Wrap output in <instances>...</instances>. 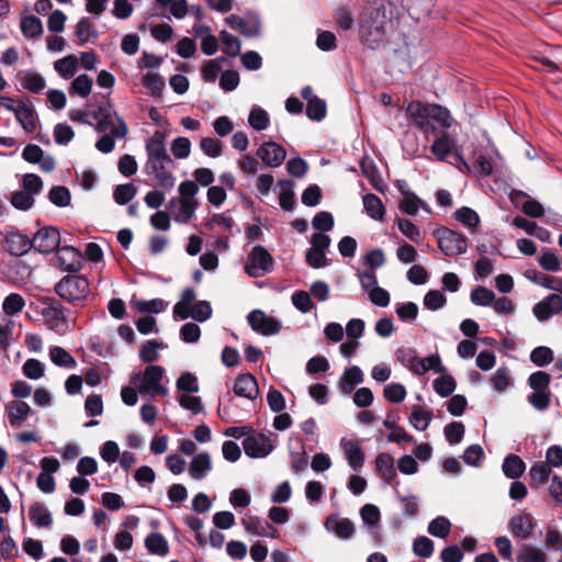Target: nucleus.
Instances as JSON below:
<instances>
[{
	"label": "nucleus",
	"mask_w": 562,
	"mask_h": 562,
	"mask_svg": "<svg viewBox=\"0 0 562 562\" xmlns=\"http://www.w3.org/2000/svg\"><path fill=\"white\" fill-rule=\"evenodd\" d=\"M392 27L391 15L384 5L370 8L362 13L360 34L363 43L370 48H375L383 44Z\"/></svg>",
	"instance_id": "obj_1"
},
{
	"label": "nucleus",
	"mask_w": 562,
	"mask_h": 562,
	"mask_svg": "<svg viewBox=\"0 0 562 562\" xmlns=\"http://www.w3.org/2000/svg\"><path fill=\"white\" fill-rule=\"evenodd\" d=\"M95 117L98 120L95 124V130L98 132L110 131V133L112 134V136H102L95 143V148L103 154H109L115 147V142L113 137H125L128 132L127 125L121 117L116 115L115 111L111 105L100 108Z\"/></svg>",
	"instance_id": "obj_2"
},
{
	"label": "nucleus",
	"mask_w": 562,
	"mask_h": 562,
	"mask_svg": "<svg viewBox=\"0 0 562 562\" xmlns=\"http://www.w3.org/2000/svg\"><path fill=\"white\" fill-rule=\"evenodd\" d=\"M165 369L160 366H148L143 373L136 372L131 376L133 383L140 394L156 396H166L169 391L164 384V380L168 382L165 376Z\"/></svg>",
	"instance_id": "obj_3"
},
{
	"label": "nucleus",
	"mask_w": 562,
	"mask_h": 562,
	"mask_svg": "<svg viewBox=\"0 0 562 562\" xmlns=\"http://www.w3.org/2000/svg\"><path fill=\"white\" fill-rule=\"evenodd\" d=\"M55 292L65 301L77 305L90 293L89 281L86 277L79 274H68L64 277L56 285Z\"/></svg>",
	"instance_id": "obj_4"
},
{
	"label": "nucleus",
	"mask_w": 562,
	"mask_h": 562,
	"mask_svg": "<svg viewBox=\"0 0 562 562\" xmlns=\"http://www.w3.org/2000/svg\"><path fill=\"white\" fill-rule=\"evenodd\" d=\"M432 134L436 138L430 146V150L439 161H447L450 155H454L460 164L459 168L461 169L462 166L470 170L469 164L459 149L456 134L448 131H437Z\"/></svg>",
	"instance_id": "obj_5"
},
{
	"label": "nucleus",
	"mask_w": 562,
	"mask_h": 562,
	"mask_svg": "<svg viewBox=\"0 0 562 562\" xmlns=\"http://www.w3.org/2000/svg\"><path fill=\"white\" fill-rule=\"evenodd\" d=\"M273 267V258L267 249L260 245L252 248L245 263V271L252 278L263 277Z\"/></svg>",
	"instance_id": "obj_6"
},
{
	"label": "nucleus",
	"mask_w": 562,
	"mask_h": 562,
	"mask_svg": "<svg viewBox=\"0 0 562 562\" xmlns=\"http://www.w3.org/2000/svg\"><path fill=\"white\" fill-rule=\"evenodd\" d=\"M438 247L446 256H458L467 251L468 240L461 233L445 228L438 232Z\"/></svg>",
	"instance_id": "obj_7"
},
{
	"label": "nucleus",
	"mask_w": 562,
	"mask_h": 562,
	"mask_svg": "<svg viewBox=\"0 0 562 562\" xmlns=\"http://www.w3.org/2000/svg\"><path fill=\"white\" fill-rule=\"evenodd\" d=\"M175 169L173 164H167L165 161L158 162H146L144 166L145 172L153 177L159 187L165 190H170L176 183V178L172 173Z\"/></svg>",
	"instance_id": "obj_8"
},
{
	"label": "nucleus",
	"mask_w": 562,
	"mask_h": 562,
	"mask_svg": "<svg viewBox=\"0 0 562 562\" xmlns=\"http://www.w3.org/2000/svg\"><path fill=\"white\" fill-rule=\"evenodd\" d=\"M32 248L42 254H50L59 248L60 234L55 227L40 228L33 238Z\"/></svg>",
	"instance_id": "obj_9"
},
{
	"label": "nucleus",
	"mask_w": 562,
	"mask_h": 562,
	"mask_svg": "<svg viewBox=\"0 0 562 562\" xmlns=\"http://www.w3.org/2000/svg\"><path fill=\"white\" fill-rule=\"evenodd\" d=\"M247 321L254 331L263 336L276 335L282 327L278 319L267 316L260 310L251 311L247 316Z\"/></svg>",
	"instance_id": "obj_10"
},
{
	"label": "nucleus",
	"mask_w": 562,
	"mask_h": 562,
	"mask_svg": "<svg viewBox=\"0 0 562 562\" xmlns=\"http://www.w3.org/2000/svg\"><path fill=\"white\" fill-rule=\"evenodd\" d=\"M146 162H158L165 161L167 164H173V160L167 153L166 148V135L161 131H156L154 135L146 140Z\"/></svg>",
	"instance_id": "obj_11"
},
{
	"label": "nucleus",
	"mask_w": 562,
	"mask_h": 562,
	"mask_svg": "<svg viewBox=\"0 0 562 562\" xmlns=\"http://www.w3.org/2000/svg\"><path fill=\"white\" fill-rule=\"evenodd\" d=\"M225 21L231 29L239 32L245 37H256L260 34L261 23L258 16L254 14L246 16L232 14L227 16Z\"/></svg>",
	"instance_id": "obj_12"
},
{
	"label": "nucleus",
	"mask_w": 562,
	"mask_h": 562,
	"mask_svg": "<svg viewBox=\"0 0 562 562\" xmlns=\"http://www.w3.org/2000/svg\"><path fill=\"white\" fill-rule=\"evenodd\" d=\"M33 414L31 406L23 401L14 400L4 405V417L12 428H20Z\"/></svg>",
	"instance_id": "obj_13"
},
{
	"label": "nucleus",
	"mask_w": 562,
	"mask_h": 562,
	"mask_svg": "<svg viewBox=\"0 0 562 562\" xmlns=\"http://www.w3.org/2000/svg\"><path fill=\"white\" fill-rule=\"evenodd\" d=\"M243 448L250 458H265L272 451L273 446L266 435L255 434L245 438Z\"/></svg>",
	"instance_id": "obj_14"
},
{
	"label": "nucleus",
	"mask_w": 562,
	"mask_h": 562,
	"mask_svg": "<svg viewBox=\"0 0 562 562\" xmlns=\"http://www.w3.org/2000/svg\"><path fill=\"white\" fill-rule=\"evenodd\" d=\"M562 312V296L550 294L535 304L532 313L539 322H546Z\"/></svg>",
	"instance_id": "obj_15"
},
{
	"label": "nucleus",
	"mask_w": 562,
	"mask_h": 562,
	"mask_svg": "<svg viewBox=\"0 0 562 562\" xmlns=\"http://www.w3.org/2000/svg\"><path fill=\"white\" fill-rule=\"evenodd\" d=\"M432 104L412 101L407 104V116L427 135L430 134L429 112Z\"/></svg>",
	"instance_id": "obj_16"
},
{
	"label": "nucleus",
	"mask_w": 562,
	"mask_h": 562,
	"mask_svg": "<svg viewBox=\"0 0 562 562\" xmlns=\"http://www.w3.org/2000/svg\"><path fill=\"white\" fill-rule=\"evenodd\" d=\"M536 527V521L531 514L522 513L512 517L508 521V530L510 533L518 539L526 540L528 539L533 528Z\"/></svg>",
	"instance_id": "obj_17"
},
{
	"label": "nucleus",
	"mask_w": 562,
	"mask_h": 562,
	"mask_svg": "<svg viewBox=\"0 0 562 562\" xmlns=\"http://www.w3.org/2000/svg\"><path fill=\"white\" fill-rule=\"evenodd\" d=\"M257 156L269 167H279L283 164L286 151L276 142H266L257 150Z\"/></svg>",
	"instance_id": "obj_18"
},
{
	"label": "nucleus",
	"mask_w": 562,
	"mask_h": 562,
	"mask_svg": "<svg viewBox=\"0 0 562 562\" xmlns=\"http://www.w3.org/2000/svg\"><path fill=\"white\" fill-rule=\"evenodd\" d=\"M324 526L328 532L344 540L350 539L355 533L352 521L348 518L340 517L338 514L329 515Z\"/></svg>",
	"instance_id": "obj_19"
},
{
	"label": "nucleus",
	"mask_w": 562,
	"mask_h": 562,
	"mask_svg": "<svg viewBox=\"0 0 562 562\" xmlns=\"http://www.w3.org/2000/svg\"><path fill=\"white\" fill-rule=\"evenodd\" d=\"M340 446L348 461L349 467L353 471L360 470L364 464V452L360 441L342 438L340 441Z\"/></svg>",
	"instance_id": "obj_20"
},
{
	"label": "nucleus",
	"mask_w": 562,
	"mask_h": 562,
	"mask_svg": "<svg viewBox=\"0 0 562 562\" xmlns=\"http://www.w3.org/2000/svg\"><path fill=\"white\" fill-rule=\"evenodd\" d=\"M234 393L239 397L254 401L259 395L257 380L250 373L239 374L233 386Z\"/></svg>",
	"instance_id": "obj_21"
},
{
	"label": "nucleus",
	"mask_w": 562,
	"mask_h": 562,
	"mask_svg": "<svg viewBox=\"0 0 562 562\" xmlns=\"http://www.w3.org/2000/svg\"><path fill=\"white\" fill-rule=\"evenodd\" d=\"M169 207L171 210L173 220L177 223L186 224L194 215L198 207V202L172 198L170 200Z\"/></svg>",
	"instance_id": "obj_22"
},
{
	"label": "nucleus",
	"mask_w": 562,
	"mask_h": 562,
	"mask_svg": "<svg viewBox=\"0 0 562 562\" xmlns=\"http://www.w3.org/2000/svg\"><path fill=\"white\" fill-rule=\"evenodd\" d=\"M453 122V117L446 108L432 104L429 112L430 133L447 131L452 126Z\"/></svg>",
	"instance_id": "obj_23"
},
{
	"label": "nucleus",
	"mask_w": 562,
	"mask_h": 562,
	"mask_svg": "<svg viewBox=\"0 0 562 562\" xmlns=\"http://www.w3.org/2000/svg\"><path fill=\"white\" fill-rule=\"evenodd\" d=\"M398 209L409 216H415L419 210L431 214V209L428 203L419 199L413 191L405 192L404 198L398 202Z\"/></svg>",
	"instance_id": "obj_24"
},
{
	"label": "nucleus",
	"mask_w": 562,
	"mask_h": 562,
	"mask_svg": "<svg viewBox=\"0 0 562 562\" xmlns=\"http://www.w3.org/2000/svg\"><path fill=\"white\" fill-rule=\"evenodd\" d=\"M375 471L387 484H392L396 480L394 459L390 453L382 452L376 456Z\"/></svg>",
	"instance_id": "obj_25"
},
{
	"label": "nucleus",
	"mask_w": 562,
	"mask_h": 562,
	"mask_svg": "<svg viewBox=\"0 0 562 562\" xmlns=\"http://www.w3.org/2000/svg\"><path fill=\"white\" fill-rule=\"evenodd\" d=\"M43 316L46 317L50 329L63 333L66 329V318L64 315L63 306L58 303H52L47 305L43 312Z\"/></svg>",
	"instance_id": "obj_26"
},
{
	"label": "nucleus",
	"mask_w": 562,
	"mask_h": 562,
	"mask_svg": "<svg viewBox=\"0 0 562 562\" xmlns=\"http://www.w3.org/2000/svg\"><path fill=\"white\" fill-rule=\"evenodd\" d=\"M5 249L13 256H22L32 248V241L20 233H9L4 239Z\"/></svg>",
	"instance_id": "obj_27"
},
{
	"label": "nucleus",
	"mask_w": 562,
	"mask_h": 562,
	"mask_svg": "<svg viewBox=\"0 0 562 562\" xmlns=\"http://www.w3.org/2000/svg\"><path fill=\"white\" fill-rule=\"evenodd\" d=\"M211 470L212 462L207 452L194 456L189 465V474L193 480L203 479Z\"/></svg>",
	"instance_id": "obj_28"
},
{
	"label": "nucleus",
	"mask_w": 562,
	"mask_h": 562,
	"mask_svg": "<svg viewBox=\"0 0 562 562\" xmlns=\"http://www.w3.org/2000/svg\"><path fill=\"white\" fill-rule=\"evenodd\" d=\"M196 294L191 288H187L182 291L179 302L173 306L175 319H187L189 318V311L195 304Z\"/></svg>",
	"instance_id": "obj_29"
},
{
	"label": "nucleus",
	"mask_w": 562,
	"mask_h": 562,
	"mask_svg": "<svg viewBox=\"0 0 562 562\" xmlns=\"http://www.w3.org/2000/svg\"><path fill=\"white\" fill-rule=\"evenodd\" d=\"M30 520L37 528H47L53 524V517L47 507L41 503H33L29 509Z\"/></svg>",
	"instance_id": "obj_30"
},
{
	"label": "nucleus",
	"mask_w": 562,
	"mask_h": 562,
	"mask_svg": "<svg viewBox=\"0 0 562 562\" xmlns=\"http://www.w3.org/2000/svg\"><path fill=\"white\" fill-rule=\"evenodd\" d=\"M145 548L150 554L166 557L169 553V543L159 532H150L144 540Z\"/></svg>",
	"instance_id": "obj_31"
},
{
	"label": "nucleus",
	"mask_w": 562,
	"mask_h": 562,
	"mask_svg": "<svg viewBox=\"0 0 562 562\" xmlns=\"http://www.w3.org/2000/svg\"><path fill=\"white\" fill-rule=\"evenodd\" d=\"M12 112L26 133H33L36 130V115L30 106L18 104L13 106Z\"/></svg>",
	"instance_id": "obj_32"
},
{
	"label": "nucleus",
	"mask_w": 562,
	"mask_h": 562,
	"mask_svg": "<svg viewBox=\"0 0 562 562\" xmlns=\"http://www.w3.org/2000/svg\"><path fill=\"white\" fill-rule=\"evenodd\" d=\"M551 468L543 461L536 462L529 470L530 486L539 488L541 485L548 482L551 475Z\"/></svg>",
	"instance_id": "obj_33"
},
{
	"label": "nucleus",
	"mask_w": 562,
	"mask_h": 562,
	"mask_svg": "<svg viewBox=\"0 0 562 562\" xmlns=\"http://www.w3.org/2000/svg\"><path fill=\"white\" fill-rule=\"evenodd\" d=\"M432 419V412L423 406L414 405L409 416L411 425L419 431H424Z\"/></svg>",
	"instance_id": "obj_34"
},
{
	"label": "nucleus",
	"mask_w": 562,
	"mask_h": 562,
	"mask_svg": "<svg viewBox=\"0 0 562 562\" xmlns=\"http://www.w3.org/2000/svg\"><path fill=\"white\" fill-rule=\"evenodd\" d=\"M362 200L364 211L368 214V216L375 221H383L385 209L381 199L373 193H369L366 194Z\"/></svg>",
	"instance_id": "obj_35"
},
{
	"label": "nucleus",
	"mask_w": 562,
	"mask_h": 562,
	"mask_svg": "<svg viewBox=\"0 0 562 562\" xmlns=\"http://www.w3.org/2000/svg\"><path fill=\"white\" fill-rule=\"evenodd\" d=\"M503 472L506 477L517 480L526 470L522 459L516 454H508L503 462Z\"/></svg>",
	"instance_id": "obj_36"
},
{
	"label": "nucleus",
	"mask_w": 562,
	"mask_h": 562,
	"mask_svg": "<svg viewBox=\"0 0 562 562\" xmlns=\"http://www.w3.org/2000/svg\"><path fill=\"white\" fill-rule=\"evenodd\" d=\"M57 258L67 270L76 271L79 269L80 252L76 248L69 246L59 248Z\"/></svg>",
	"instance_id": "obj_37"
},
{
	"label": "nucleus",
	"mask_w": 562,
	"mask_h": 562,
	"mask_svg": "<svg viewBox=\"0 0 562 562\" xmlns=\"http://www.w3.org/2000/svg\"><path fill=\"white\" fill-rule=\"evenodd\" d=\"M49 359L55 366L60 368L75 369L77 367L76 359L59 346L49 348Z\"/></svg>",
	"instance_id": "obj_38"
},
{
	"label": "nucleus",
	"mask_w": 562,
	"mask_h": 562,
	"mask_svg": "<svg viewBox=\"0 0 562 562\" xmlns=\"http://www.w3.org/2000/svg\"><path fill=\"white\" fill-rule=\"evenodd\" d=\"M492 387L498 392L504 393L513 386V378L510 370L507 367H499L491 378Z\"/></svg>",
	"instance_id": "obj_39"
},
{
	"label": "nucleus",
	"mask_w": 562,
	"mask_h": 562,
	"mask_svg": "<svg viewBox=\"0 0 562 562\" xmlns=\"http://www.w3.org/2000/svg\"><path fill=\"white\" fill-rule=\"evenodd\" d=\"M363 382V373L362 370L358 366H352L346 369L341 381L340 387L344 393H350L355 385Z\"/></svg>",
	"instance_id": "obj_40"
},
{
	"label": "nucleus",
	"mask_w": 562,
	"mask_h": 562,
	"mask_svg": "<svg viewBox=\"0 0 562 562\" xmlns=\"http://www.w3.org/2000/svg\"><path fill=\"white\" fill-rule=\"evenodd\" d=\"M224 57L206 60L202 67L201 75L205 82L214 83L218 75L223 72Z\"/></svg>",
	"instance_id": "obj_41"
},
{
	"label": "nucleus",
	"mask_w": 562,
	"mask_h": 562,
	"mask_svg": "<svg viewBox=\"0 0 562 562\" xmlns=\"http://www.w3.org/2000/svg\"><path fill=\"white\" fill-rule=\"evenodd\" d=\"M395 225L397 226L398 231L411 241L417 245L423 243L422 231L412 221L405 218H396Z\"/></svg>",
	"instance_id": "obj_42"
},
{
	"label": "nucleus",
	"mask_w": 562,
	"mask_h": 562,
	"mask_svg": "<svg viewBox=\"0 0 562 562\" xmlns=\"http://www.w3.org/2000/svg\"><path fill=\"white\" fill-rule=\"evenodd\" d=\"M196 36H201V50L206 56L214 55L218 49V40L216 36L210 33L207 26H200L196 30Z\"/></svg>",
	"instance_id": "obj_43"
},
{
	"label": "nucleus",
	"mask_w": 562,
	"mask_h": 562,
	"mask_svg": "<svg viewBox=\"0 0 562 562\" xmlns=\"http://www.w3.org/2000/svg\"><path fill=\"white\" fill-rule=\"evenodd\" d=\"M396 357L398 360H402V361L406 360L407 367L414 374H416V375L425 374V364L423 363L422 358L416 356L415 351L398 349L396 351Z\"/></svg>",
	"instance_id": "obj_44"
},
{
	"label": "nucleus",
	"mask_w": 562,
	"mask_h": 562,
	"mask_svg": "<svg viewBox=\"0 0 562 562\" xmlns=\"http://www.w3.org/2000/svg\"><path fill=\"white\" fill-rule=\"evenodd\" d=\"M54 69L64 79L71 78L78 69V59L74 55H68L54 63Z\"/></svg>",
	"instance_id": "obj_45"
},
{
	"label": "nucleus",
	"mask_w": 562,
	"mask_h": 562,
	"mask_svg": "<svg viewBox=\"0 0 562 562\" xmlns=\"http://www.w3.org/2000/svg\"><path fill=\"white\" fill-rule=\"evenodd\" d=\"M21 32L27 38L40 37L43 33L42 21L35 15H27L21 19Z\"/></svg>",
	"instance_id": "obj_46"
},
{
	"label": "nucleus",
	"mask_w": 562,
	"mask_h": 562,
	"mask_svg": "<svg viewBox=\"0 0 562 562\" xmlns=\"http://www.w3.org/2000/svg\"><path fill=\"white\" fill-rule=\"evenodd\" d=\"M454 218L462 223L470 232L474 233L480 224L477 213L467 206H462L454 212Z\"/></svg>",
	"instance_id": "obj_47"
},
{
	"label": "nucleus",
	"mask_w": 562,
	"mask_h": 562,
	"mask_svg": "<svg viewBox=\"0 0 562 562\" xmlns=\"http://www.w3.org/2000/svg\"><path fill=\"white\" fill-rule=\"evenodd\" d=\"M25 306V300L19 293H10L2 302L3 314L13 317L21 313Z\"/></svg>",
	"instance_id": "obj_48"
},
{
	"label": "nucleus",
	"mask_w": 562,
	"mask_h": 562,
	"mask_svg": "<svg viewBox=\"0 0 562 562\" xmlns=\"http://www.w3.org/2000/svg\"><path fill=\"white\" fill-rule=\"evenodd\" d=\"M517 562H547V555L541 549L525 544L517 553Z\"/></svg>",
	"instance_id": "obj_49"
},
{
	"label": "nucleus",
	"mask_w": 562,
	"mask_h": 562,
	"mask_svg": "<svg viewBox=\"0 0 562 562\" xmlns=\"http://www.w3.org/2000/svg\"><path fill=\"white\" fill-rule=\"evenodd\" d=\"M441 375L434 380L432 386L435 392L441 397L450 396L457 386L456 380L446 373H440Z\"/></svg>",
	"instance_id": "obj_50"
},
{
	"label": "nucleus",
	"mask_w": 562,
	"mask_h": 562,
	"mask_svg": "<svg viewBox=\"0 0 562 562\" xmlns=\"http://www.w3.org/2000/svg\"><path fill=\"white\" fill-rule=\"evenodd\" d=\"M76 44L82 46L91 38H97V33L87 18L81 19L75 30Z\"/></svg>",
	"instance_id": "obj_51"
},
{
	"label": "nucleus",
	"mask_w": 562,
	"mask_h": 562,
	"mask_svg": "<svg viewBox=\"0 0 562 562\" xmlns=\"http://www.w3.org/2000/svg\"><path fill=\"white\" fill-rule=\"evenodd\" d=\"M451 522L445 516H438L432 519L427 527V531L437 538L445 539L450 533Z\"/></svg>",
	"instance_id": "obj_52"
},
{
	"label": "nucleus",
	"mask_w": 562,
	"mask_h": 562,
	"mask_svg": "<svg viewBox=\"0 0 562 562\" xmlns=\"http://www.w3.org/2000/svg\"><path fill=\"white\" fill-rule=\"evenodd\" d=\"M21 86L32 93H40L45 89L46 85L40 74L27 71L21 79Z\"/></svg>",
	"instance_id": "obj_53"
},
{
	"label": "nucleus",
	"mask_w": 562,
	"mask_h": 562,
	"mask_svg": "<svg viewBox=\"0 0 562 562\" xmlns=\"http://www.w3.org/2000/svg\"><path fill=\"white\" fill-rule=\"evenodd\" d=\"M249 125L256 131H263L270 124V117L266 110L254 106L248 116Z\"/></svg>",
	"instance_id": "obj_54"
},
{
	"label": "nucleus",
	"mask_w": 562,
	"mask_h": 562,
	"mask_svg": "<svg viewBox=\"0 0 562 562\" xmlns=\"http://www.w3.org/2000/svg\"><path fill=\"white\" fill-rule=\"evenodd\" d=\"M220 38L223 44V53L229 57H236L240 55L241 44L240 41L228 33L227 31H222L220 33Z\"/></svg>",
	"instance_id": "obj_55"
},
{
	"label": "nucleus",
	"mask_w": 562,
	"mask_h": 562,
	"mask_svg": "<svg viewBox=\"0 0 562 562\" xmlns=\"http://www.w3.org/2000/svg\"><path fill=\"white\" fill-rule=\"evenodd\" d=\"M142 81L146 89H148L150 95L158 97L161 94L165 81L159 74L149 71L143 76Z\"/></svg>",
	"instance_id": "obj_56"
},
{
	"label": "nucleus",
	"mask_w": 562,
	"mask_h": 562,
	"mask_svg": "<svg viewBox=\"0 0 562 562\" xmlns=\"http://www.w3.org/2000/svg\"><path fill=\"white\" fill-rule=\"evenodd\" d=\"M92 85V79L88 75H79L71 82L70 93L86 98L90 94Z\"/></svg>",
	"instance_id": "obj_57"
},
{
	"label": "nucleus",
	"mask_w": 562,
	"mask_h": 562,
	"mask_svg": "<svg viewBox=\"0 0 562 562\" xmlns=\"http://www.w3.org/2000/svg\"><path fill=\"white\" fill-rule=\"evenodd\" d=\"M14 321L12 317L0 314V348H7L12 340Z\"/></svg>",
	"instance_id": "obj_58"
},
{
	"label": "nucleus",
	"mask_w": 562,
	"mask_h": 562,
	"mask_svg": "<svg viewBox=\"0 0 562 562\" xmlns=\"http://www.w3.org/2000/svg\"><path fill=\"white\" fill-rule=\"evenodd\" d=\"M470 299L474 305L490 306L495 300V294L492 290L485 286H477L472 290Z\"/></svg>",
	"instance_id": "obj_59"
},
{
	"label": "nucleus",
	"mask_w": 562,
	"mask_h": 562,
	"mask_svg": "<svg viewBox=\"0 0 562 562\" xmlns=\"http://www.w3.org/2000/svg\"><path fill=\"white\" fill-rule=\"evenodd\" d=\"M165 348L162 342L147 340L139 350V358L143 362L151 363L158 359V350Z\"/></svg>",
	"instance_id": "obj_60"
},
{
	"label": "nucleus",
	"mask_w": 562,
	"mask_h": 562,
	"mask_svg": "<svg viewBox=\"0 0 562 562\" xmlns=\"http://www.w3.org/2000/svg\"><path fill=\"white\" fill-rule=\"evenodd\" d=\"M434 550V541L425 536L417 537L413 542V552L419 558H430Z\"/></svg>",
	"instance_id": "obj_61"
},
{
	"label": "nucleus",
	"mask_w": 562,
	"mask_h": 562,
	"mask_svg": "<svg viewBox=\"0 0 562 562\" xmlns=\"http://www.w3.org/2000/svg\"><path fill=\"white\" fill-rule=\"evenodd\" d=\"M132 305L140 313H160L165 310L166 304L161 299H153L149 301H132Z\"/></svg>",
	"instance_id": "obj_62"
},
{
	"label": "nucleus",
	"mask_w": 562,
	"mask_h": 562,
	"mask_svg": "<svg viewBox=\"0 0 562 562\" xmlns=\"http://www.w3.org/2000/svg\"><path fill=\"white\" fill-rule=\"evenodd\" d=\"M170 150L175 158L186 159L191 153V142L188 137H177L172 139Z\"/></svg>",
	"instance_id": "obj_63"
},
{
	"label": "nucleus",
	"mask_w": 562,
	"mask_h": 562,
	"mask_svg": "<svg viewBox=\"0 0 562 562\" xmlns=\"http://www.w3.org/2000/svg\"><path fill=\"white\" fill-rule=\"evenodd\" d=\"M137 193V188L133 183L120 184L115 188L113 196L117 204L128 203Z\"/></svg>",
	"instance_id": "obj_64"
}]
</instances>
